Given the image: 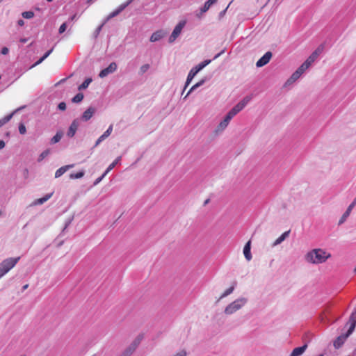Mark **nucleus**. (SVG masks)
<instances>
[{"mask_svg": "<svg viewBox=\"0 0 356 356\" xmlns=\"http://www.w3.org/2000/svg\"><path fill=\"white\" fill-rule=\"evenodd\" d=\"M331 257L330 253L322 249H314L306 254V260L312 264H322Z\"/></svg>", "mask_w": 356, "mask_h": 356, "instance_id": "1", "label": "nucleus"}, {"mask_svg": "<svg viewBox=\"0 0 356 356\" xmlns=\"http://www.w3.org/2000/svg\"><path fill=\"white\" fill-rule=\"evenodd\" d=\"M20 257H10L4 259L0 264V279L6 275L10 270H11L19 261Z\"/></svg>", "mask_w": 356, "mask_h": 356, "instance_id": "2", "label": "nucleus"}, {"mask_svg": "<svg viewBox=\"0 0 356 356\" xmlns=\"http://www.w3.org/2000/svg\"><path fill=\"white\" fill-rule=\"evenodd\" d=\"M211 63V60H205L204 61L202 62L201 63L196 65L195 67L192 68L191 71L188 73L186 85L184 87V89L189 85L192 79L194 78V76L204 67H206L207 65H209Z\"/></svg>", "mask_w": 356, "mask_h": 356, "instance_id": "3", "label": "nucleus"}, {"mask_svg": "<svg viewBox=\"0 0 356 356\" xmlns=\"http://www.w3.org/2000/svg\"><path fill=\"white\" fill-rule=\"evenodd\" d=\"M142 339L143 336L138 335L120 356H131L132 353L136 350Z\"/></svg>", "mask_w": 356, "mask_h": 356, "instance_id": "4", "label": "nucleus"}, {"mask_svg": "<svg viewBox=\"0 0 356 356\" xmlns=\"http://www.w3.org/2000/svg\"><path fill=\"white\" fill-rule=\"evenodd\" d=\"M245 299H243V298L238 299V300L234 301L233 302H232L231 304H229L225 308V312L227 314H232L234 312H235L236 311H237L239 309H241V307L245 305Z\"/></svg>", "mask_w": 356, "mask_h": 356, "instance_id": "5", "label": "nucleus"}, {"mask_svg": "<svg viewBox=\"0 0 356 356\" xmlns=\"http://www.w3.org/2000/svg\"><path fill=\"white\" fill-rule=\"evenodd\" d=\"M250 98L249 97H245L243 100L238 102L232 109L229 111V114L233 118L240 112L249 102Z\"/></svg>", "mask_w": 356, "mask_h": 356, "instance_id": "6", "label": "nucleus"}, {"mask_svg": "<svg viewBox=\"0 0 356 356\" xmlns=\"http://www.w3.org/2000/svg\"><path fill=\"white\" fill-rule=\"evenodd\" d=\"M186 24V22L185 20H182L178 23V24L175 27L171 35L169 38V42H173L177 39V38L181 33Z\"/></svg>", "mask_w": 356, "mask_h": 356, "instance_id": "7", "label": "nucleus"}, {"mask_svg": "<svg viewBox=\"0 0 356 356\" xmlns=\"http://www.w3.org/2000/svg\"><path fill=\"white\" fill-rule=\"evenodd\" d=\"M134 0H127L126 2L122 3L121 5L119 6V7L113 10V12H111L108 17H107V19H110L111 18H113L115 17V16H117L118 15H119L122 10H124Z\"/></svg>", "mask_w": 356, "mask_h": 356, "instance_id": "8", "label": "nucleus"}, {"mask_svg": "<svg viewBox=\"0 0 356 356\" xmlns=\"http://www.w3.org/2000/svg\"><path fill=\"white\" fill-rule=\"evenodd\" d=\"M117 70V64L115 62L110 63V65L105 69L102 70L99 76L101 78L106 77L109 74L114 72Z\"/></svg>", "mask_w": 356, "mask_h": 356, "instance_id": "9", "label": "nucleus"}, {"mask_svg": "<svg viewBox=\"0 0 356 356\" xmlns=\"http://www.w3.org/2000/svg\"><path fill=\"white\" fill-rule=\"evenodd\" d=\"M323 51V47H318L305 61L309 67Z\"/></svg>", "mask_w": 356, "mask_h": 356, "instance_id": "10", "label": "nucleus"}, {"mask_svg": "<svg viewBox=\"0 0 356 356\" xmlns=\"http://www.w3.org/2000/svg\"><path fill=\"white\" fill-rule=\"evenodd\" d=\"M272 57V53L267 51L260 59H259L256 63L257 67H261L266 65Z\"/></svg>", "mask_w": 356, "mask_h": 356, "instance_id": "11", "label": "nucleus"}, {"mask_svg": "<svg viewBox=\"0 0 356 356\" xmlns=\"http://www.w3.org/2000/svg\"><path fill=\"white\" fill-rule=\"evenodd\" d=\"M355 205H356V197L354 199L353 202L348 206L346 212L341 216V219L339 221V225H341L346 221V218L349 216L352 209L355 207Z\"/></svg>", "mask_w": 356, "mask_h": 356, "instance_id": "12", "label": "nucleus"}, {"mask_svg": "<svg viewBox=\"0 0 356 356\" xmlns=\"http://www.w3.org/2000/svg\"><path fill=\"white\" fill-rule=\"evenodd\" d=\"M233 118L229 113L226 115L224 120L220 122L218 126L217 131H222L224 130L229 123L230 120Z\"/></svg>", "mask_w": 356, "mask_h": 356, "instance_id": "13", "label": "nucleus"}, {"mask_svg": "<svg viewBox=\"0 0 356 356\" xmlns=\"http://www.w3.org/2000/svg\"><path fill=\"white\" fill-rule=\"evenodd\" d=\"M79 127V122L76 120H74L71 125L69 127L68 131H67V136L69 137H73L78 129Z\"/></svg>", "mask_w": 356, "mask_h": 356, "instance_id": "14", "label": "nucleus"}, {"mask_svg": "<svg viewBox=\"0 0 356 356\" xmlns=\"http://www.w3.org/2000/svg\"><path fill=\"white\" fill-rule=\"evenodd\" d=\"M250 249H251V241H249L246 243V244L245 245L244 248H243V254H244L245 259L248 261H250L252 257V254H251Z\"/></svg>", "mask_w": 356, "mask_h": 356, "instance_id": "15", "label": "nucleus"}, {"mask_svg": "<svg viewBox=\"0 0 356 356\" xmlns=\"http://www.w3.org/2000/svg\"><path fill=\"white\" fill-rule=\"evenodd\" d=\"M74 167V164L67 165L58 168L55 172V177L58 178L62 176L67 170Z\"/></svg>", "mask_w": 356, "mask_h": 356, "instance_id": "16", "label": "nucleus"}, {"mask_svg": "<svg viewBox=\"0 0 356 356\" xmlns=\"http://www.w3.org/2000/svg\"><path fill=\"white\" fill-rule=\"evenodd\" d=\"M348 336L347 334H342L339 337H338L336 340L334 341V346L336 348H340L343 343L345 342L346 339H347Z\"/></svg>", "mask_w": 356, "mask_h": 356, "instance_id": "17", "label": "nucleus"}, {"mask_svg": "<svg viewBox=\"0 0 356 356\" xmlns=\"http://www.w3.org/2000/svg\"><path fill=\"white\" fill-rule=\"evenodd\" d=\"M350 321L351 322V325H350V327H349L347 333L346 334L348 336H349L353 332V331L355 329V325H356V312L355 313H353L351 314V316L350 317Z\"/></svg>", "mask_w": 356, "mask_h": 356, "instance_id": "18", "label": "nucleus"}, {"mask_svg": "<svg viewBox=\"0 0 356 356\" xmlns=\"http://www.w3.org/2000/svg\"><path fill=\"white\" fill-rule=\"evenodd\" d=\"M95 113V108H92V107H90L88 108L83 113V115H82V119L84 121H88L89 120L93 115Z\"/></svg>", "mask_w": 356, "mask_h": 356, "instance_id": "19", "label": "nucleus"}, {"mask_svg": "<svg viewBox=\"0 0 356 356\" xmlns=\"http://www.w3.org/2000/svg\"><path fill=\"white\" fill-rule=\"evenodd\" d=\"M307 347V346L306 344H305L302 346L297 347V348H294L293 350L292 353H291L290 356H300V355H301L305 352V350H306Z\"/></svg>", "mask_w": 356, "mask_h": 356, "instance_id": "20", "label": "nucleus"}, {"mask_svg": "<svg viewBox=\"0 0 356 356\" xmlns=\"http://www.w3.org/2000/svg\"><path fill=\"white\" fill-rule=\"evenodd\" d=\"M165 35V33L163 32V31H156L154 32L151 38H150V41L151 42H156L158 40H159L160 39L163 38Z\"/></svg>", "mask_w": 356, "mask_h": 356, "instance_id": "21", "label": "nucleus"}, {"mask_svg": "<svg viewBox=\"0 0 356 356\" xmlns=\"http://www.w3.org/2000/svg\"><path fill=\"white\" fill-rule=\"evenodd\" d=\"M217 1V0H208L207 2H205L204 6L201 8V13H205L207 12L211 5L215 3Z\"/></svg>", "mask_w": 356, "mask_h": 356, "instance_id": "22", "label": "nucleus"}, {"mask_svg": "<svg viewBox=\"0 0 356 356\" xmlns=\"http://www.w3.org/2000/svg\"><path fill=\"white\" fill-rule=\"evenodd\" d=\"M15 112H16V111L13 112L10 114L5 116L4 118L0 119V127H1L6 123L8 122L11 120V118H13V115L15 114Z\"/></svg>", "mask_w": 356, "mask_h": 356, "instance_id": "23", "label": "nucleus"}, {"mask_svg": "<svg viewBox=\"0 0 356 356\" xmlns=\"http://www.w3.org/2000/svg\"><path fill=\"white\" fill-rule=\"evenodd\" d=\"M53 51V49L49 50L47 52L44 54V55L41 57L33 65V67H35L39 64H40L42 62H43Z\"/></svg>", "mask_w": 356, "mask_h": 356, "instance_id": "24", "label": "nucleus"}, {"mask_svg": "<svg viewBox=\"0 0 356 356\" xmlns=\"http://www.w3.org/2000/svg\"><path fill=\"white\" fill-rule=\"evenodd\" d=\"M289 234V231L284 232L280 237L275 241V245L281 243Z\"/></svg>", "mask_w": 356, "mask_h": 356, "instance_id": "25", "label": "nucleus"}, {"mask_svg": "<svg viewBox=\"0 0 356 356\" xmlns=\"http://www.w3.org/2000/svg\"><path fill=\"white\" fill-rule=\"evenodd\" d=\"M91 82H92V79H91V78H88V79H86L83 81V83H81V84L79 86L78 89H79V90H83V89L87 88L88 87L89 84H90Z\"/></svg>", "mask_w": 356, "mask_h": 356, "instance_id": "26", "label": "nucleus"}, {"mask_svg": "<svg viewBox=\"0 0 356 356\" xmlns=\"http://www.w3.org/2000/svg\"><path fill=\"white\" fill-rule=\"evenodd\" d=\"M63 136V134L60 132H57L56 134L51 139V143L52 144H55L59 142Z\"/></svg>", "mask_w": 356, "mask_h": 356, "instance_id": "27", "label": "nucleus"}, {"mask_svg": "<svg viewBox=\"0 0 356 356\" xmlns=\"http://www.w3.org/2000/svg\"><path fill=\"white\" fill-rule=\"evenodd\" d=\"M83 99V95L81 92L76 94L73 98H72V102L74 103H79L81 102Z\"/></svg>", "mask_w": 356, "mask_h": 356, "instance_id": "28", "label": "nucleus"}, {"mask_svg": "<svg viewBox=\"0 0 356 356\" xmlns=\"http://www.w3.org/2000/svg\"><path fill=\"white\" fill-rule=\"evenodd\" d=\"M301 76V74L299 73V72H298L297 70L296 72H294L292 75L291 76V77L289 78V79L288 80V81L289 82H294L296 81L300 76Z\"/></svg>", "mask_w": 356, "mask_h": 356, "instance_id": "29", "label": "nucleus"}, {"mask_svg": "<svg viewBox=\"0 0 356 356\" xmlns=\"http://www.w3.org/2000/svg\"><path fill=\"white\" fill-rule=\"evenodd\" d=\"M309 67V66L304 62L297 70L298 72L302 75L304 72L307 70Z\"/></svg>", "mask_w": 356, "mask_h": 356, "instance_id": "30", "label": "nucleus"}, {"mask_svg": "<svg viewBox=\"0 0 356 356\" xmlns=\"http://www.w3.org/2000/svg\"><path fill=\"white\" fill-rule=\"evenodd\" d=\"M50 154V150L49 149H46L44 150V152H42L38 159V162H41L44 158H46L49 154Z\"/></svg>", "mask_w": 356, "mask_h": 356, "instance_id": "31", "label": "nucleus"}, {"mask_svg": "<svg viewBox=\"0 0 356 356\" xmlns=\"http://www.w3.org/2000/svg\"><path fill=\"white\" fill-rule=\"evenodd\" d=\"M84 175V172L83 171L78 172L76 173H72L70 175V179H80L83 177Z\"/></svg>", "mask_w": 356, "mask_h": 356, "instance_id": "32", "label": "nucleus"}, {"mask_svg": "<svg viewBox=\"0 0 356 356\" xmlns=\"http://www.w3.org/2000/svg\"><path fill=\"white\" fill-rule=\"evenodd\" d=\"M203 83H204V81L202 80L201 81H200V82L197 83L196 84H195L194 86H193L191 88V89L189 90V91L187 92L186 96L184 97V99L186 98L193 90H194L195 88H197V87H199L201 85H202Z\"/></svg>", "mask_w": 356, "mask_h": 356, "instance_id": "33", "label": "nucleus"}, {"mask_svg": "<svg viewBox=\"0 0 356 356\" xmlns=\"http://www.w3.org/2000/svg\"><path fill=\"white\" fill-rule=\"evenodd\" d=\"M34 16V13L33 11H25L22 13V17L25 19H31Z\"/></svg>", "mask_w": 356, "mask_h": 356, "instance_id": "34", "label": "nucleus"}, {"mask_svg": "<svg viewBox=\"0 0 356 356\" xmlns=\"http://www.w3.org/2000/svg\"><path fill=\"white\" fill-rule=\"evenodd\" d=\"M51 194H50V195H46L45 197H42V198L38 199V200H36V204H43V203H44V202H45L47 200H48L50 198V197H51Z\"/></svg>", "mask_w": 356, "mask_h": 356, "instance_id": "35", "label": "nucleus"}, {"mask_svg": "<svg viewBox=\"0 0 356 356\" xmlns=\"http://www.w3.org/2000/svg\"><path fill=\"white\" fill-rule=\"evenodd\" d=\"M51 194H50V195H46L45 197H42V198L38 199V200H36V204H43V203H44V202H45L47 200H48L50 198V197H51Z\"/></svg>", "mask_w": 356, "mask_h": 356, "instance_id": "36", "label": "nucleus"}, {"mask_svg": "<svg viewBox=\"0 0 356 356\" xmlns=\"http://www.w3.org/2000/svg\"><path fill=\"white\" fill-rule=\"evenodd\" d=\"M149 68V64H145L143 65H142L140 68V71H139V73L140 74H143L144 73H145Z\"/></svg>", "mask_w": 356, "mask_h": 356, "instance_id": "37", "label": "nucleus"}, {"mask_svg": "<svg viewBox=\"0 0 356 356\" xmlns=\"http://www.w3.org/2000/svg\"><path fill=\"white\" fill-rule=\"evenodd\" d=\"M119 159H120V158H118L116 160H115L112 163H111L109 165V166L107 168L106 170L105 171L106 173H108V172H110L115 166V165L118 163Z\"/></svg>", "mask_w": 356, "mask_h": 356, "instance_id": "38", "label": "nucleus"}, {"mask_svg": "<svg viewBox=\"0 0 356 356\" xmlns=\"http://www.w3.org/2000/svg\"><path fill=\"white\" fill-rule=\"evenodd\" d=\"M233 291H234V286L229 287V289L225 290V291L222 294L221 298L226 297L227 296L232 293Z\"/></svg>", "mask_w": 356, "mask_h": 356, "instance_id": "39", "label": "nucleus"}, {"mask_svg": "<svg viewBox=\"0 0 356 356\" xmlns=\"http://www.w3.org/2000/svg\"><path fill=\"white\" fill-rule=\"evenodd\" d=\"M19 131L21 134H25L26 132V129L25 125L23 123H20L19 124Z\"/></svg>", "mask_w": 356, "mask_h": 356, "instance_id": "40", "label": "nucleus"}, {"mask_svg": "<svg viewBox=\"0 0 356 356\" xmlns=\"http://www.w3.org/2000/svg\"><path fill=\"white\" fill-rule=\"evenodd\" d=\"M113 131V125H110L108 129L103 134L106 138L110 136Z\"/></svg>", "mask_w": 356, "mask_h": 356, "instance_id": "41", "label": "nucleus"}, {"mask_svg": "<svg viewBox=\"0 0 356 356\" xmlns=\"http://www.w3.org/2000/svg\"><path fill=\"white\" fill-rule=\"evenodd\" d=\"M66 28H67V24H66V23H63V24L60 25V28H59V30H58L59 33H60V34H61V33H64V32L65 31V30H66Z\"/></svg>", "mask_w": 356, "mask_h": 356, "instance_id": "42", "label": "nucleus"}, {"mask_svg": "<svg viewBox=\"0 0 356 356\" xmlns=\"http://www.w3.org/2000/svg\"><path fill=\"white\" fill-rule=\"evenodd\" d=\"M106 137L102 134L96 141L95 143V147L97 146L102 141H103Z\"/></svg>", "mask_w": 356, "mask_h": 356, "instance_id": "43", "label": "nucleus"}, {"mask_svg": "<svg viewBox=\"0 0 356 356\" xmlns=\"http://www.w3.org/2000/svg\"><path fill=\"white\" fill-rule=\"evenodd\" d=\"M106 137L102 134L96 141L95 143V147L97 146L102 141H103Z\"/></svg>", "mask_w": 356, "mask_h": 356, "instance_id": "44", "label": "nucleus"}, {"mask_svg": "<svg viewBox=\"0 0 356 356\" xmlns=\"http://www.w3.org/2000/svg\"><path fill=\"white\" fill-rule=\"evenodd\" d=\"M187 353L185 350H181L177 353L175 356H186Z\"/></svg>", "mask_w": 356, "mask_h": 356, "instance_id": "45", "label": "nucleus"}, {"mask_svg": "<svg viewBox=\"0 0 356 356\" xmlns=\"http://www.w3.org/2000/svg\"><path fill=\"white\" fill-rule=\"evenodd\" d=\"M58 107L60 110L65 111L66 109V104L65 102H60Z\"/></svg>", "mask_w": 356, "mask_h": 356, "instance_id": "46", "label": "nucleus"}, {"mask_svg": "<svg viewBox=\"0 0 356 356\" xmlns=\"http://www.w3.org/2000/svg\"><path fill=\"white\" fill-rule=\"evenodd\" d=\"M106 174H107V173H106V172H104V174H103L100 177L97 178V179L95 180V183H94V184H99V183L102 180V179L106 176Z\"/></svg>", "mask_w": 356, "mask_h": 356, "instance_id": "47", "label": "nucleus"}, {"mask_svg": "<svg viewBox=\"0 0 356 356\" xmlns=\"http://www.w3.org/2000/svg\"><path fill=\"white\" fill-rule=\"evenodd\" d=\"M8 51H9V50L7 47H3L1 49V54L3 55L8 54Z\"/></svg>", "mask_w": 356, "mask_h": 356, "instance_id": "48", "label": "nucleus"}, {"mask_svg": "<svg viewBox=\"0 0 356 356\" xmlns=\"http://www.w3.org/2000/svg\"><path fill=\"white\" fill-rule=\"evenodd\" d=\"M5 147V142L3 140H0V149H3Z\"/></svg>", "mask_w": 356, "mask_h": 356, "instance_id": "49", "label": "nucleus"}, {"mask_svg": "<svg viewBox=\"0 0 356 356\" xmlns=\"http://www.w3.org/2000/svg\"><path fill=\"white\" fill-rule=\"evenodd\" d=\"M19 26H22L24 24V22L22 19H19L17 22Z\"/></svg>", "mask_w": 356, "mask_h": 356, "instance_id": "50", "label": "nucleus"}, {"mask_svg": "<svg viewBox=\"0 0 356 356\" xmlns=\"http://www.w3.org/2000/svg\"><path fill=\"white\" fill-rule=\"evenodd\" d=\"M20 42H22V43H25L27 42V39L26 38H22L20 39Z\"/></svg>", "mask_w": 356, "mask_h": 356, "instance_id": "51", "label": "nucleus"}, {"mask_svg": "<svg viewBox=\"0 0 356 356\" xmlns=\"http://www.w3.org/2000/svg\"><path fill=\"white\" fill-rule=\"evenodd\" d=\"M223 53V51L220 52L219 54H218L217 55L215 56L214 57V59L217 58L218 57H219Z\"/></svg>", "mask_w": 356, "mask_h": 356, "instance_id": "52", "label": "nucleus"}, {"mask_svg": "<svg viewBox=\"0 0 356 356\" xmlns=\"http://www.w3.org/2000/svg\"><path fill=\"white\" fill-rule=\"evenodd\" d=\"M76 17V15L75 14V15H74L73 16H72V17H71L70 19H71L72 21H73V20H74V19H75Z\"/></svg>", "mask_w": 356, "mask_h": 356, "instance_id": "53", "label": "nucleus"}, {"mask_svg": "<svg viewBox=\"0 0 356 356\" xmlns=\"http://www.w3.org/2000/svg\"><path fill=\"white\" fill-rule=\"evenodd\" d=\"M29 286V284H25L24 286H23V290H25L28 288Z\"/></svg>", "mask_w": 356, "mask_h": 356, "instance_id": "54", "label": "nucleus"}, {"mask_svg": "<svg viewBox=\"0 0 356 356\" xmlns=\"http://www.w3.org/2000/svg\"><path fill=\"white\" fill-rule=\"evenodd\" d=\"M209 200H207L204 202V204H207L209 202Z\"/></svg>", "mask_w": 356, "mask_h": 356, "instance_id": "55", "label": "nucleus"}, {"mask_svg": "<svg viewBox=\"0 0 356 356\" xmlns=\"http://www.w3.org/2000/svg\"><path fill=\"white\" fill-rule=\"evenodd\" d=\"M47 1H49V2H51V1H52L53 0H47Z\"/></svg>", "mask_w": 356, "mask_h": 356, "instance_id": "56", "label": "nucleus"}]
</instances>
